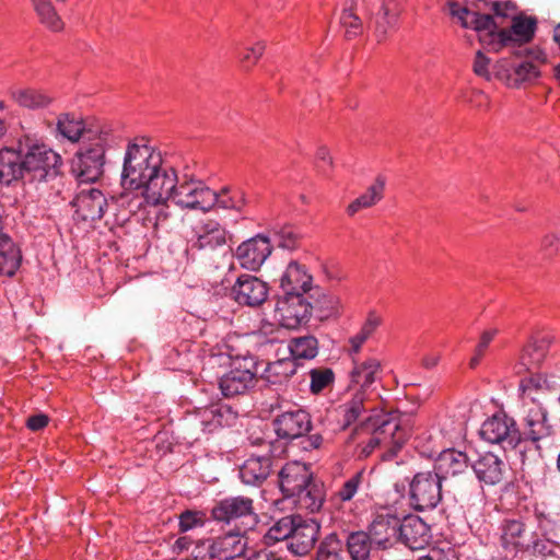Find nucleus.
Masks as SVG:
<instances>
[{
    "mask_svg": "<svg viewBox=\"0 0 560 560\" xmlns=\"http://www.w3.org/2000/svg\"><path fill=\"white\" fill-rule=\"evenodd\" d=\"M13 96L20 106L30 109L44 108L51 102V98L48 95L33 89L18 91Z\"/></svg>",
    "mask_w": 560,
    "mask_h": 560,
    "instance_id": "50",
    "label": "nucleus"
},
{
    "mask_svg": "<svg viewBox=\"0 0 560 560\" xmlns=\"http://www.w3.org/2000/svg\"><path fill=\"white\" fill-rule=\"evenodd\" d=\"M372 540L366 532H352L347 537V550L351 560H369Z\"/></svg>",
    "mask_w": 560,
    "mask_h": 560,
    "instance_id": "43",
    "label": "nucleus"
},
{
    "mask_svg": "<svg viewBox=\"0 0 560 560\" xmlns=\"http://www.w3.org/2000/svg\"><path fill=\"white\" fill-rule=\"evenodd\" d=\"M466 453L455 448H448L440 453L434 462L433 471L443 481L465 472L469 466Z\"/></svg>",
    "mask_w": 560,
    "mask_h": 560,
    "instance_id": "29",
    "label": "nucleus"
},
{
    "mask_svg": "<svg viewBox=\"0 0 560 560\" xmlns=\"http://www.w3.org/2000/svg\"><path fill=\"white\" fill-rule=\"evenodd\" d=\"M195 240L191 249H215L223 247L228 242L229 232L224 225L214 219L200 220L194 228Z\"/></svg>",
    "mask_w": 560,
    "mask_h": 560,
    "instance_id": "20",
    "label": "nucleus"
},
{
    "mask_svg": "<svg viewBox=\"0 0 560 560\" xmlns=\"http://www.w3.org/2000/svg\"><path fill=\"white\" fill-rule=\"evenodd\" d=\"M499 542L501 548L513 556L528 551L527 526L521 517H505L499 527Z\"/></svg>",
    "mask_w": 560,
    "mask_h": 560,
    "instance_id": "15",
    "label": "nucleus"
},
{
    "mask_svg": "<svg viewBox=\"0 0 560 560\" xmlns=\"http://www.w3.org/2000/svg\"><path fill=\"white\" fill-rule=\"evenodd\" d=\"M534 515L537 523V529L539 530L538 535L556 538L559 524L558 520L550 513H546L538 509L535 510Z\"/></svg>",
    "mask_w": 560,
    "mask_h": 560,
    "instance_id": "52",
    "label": "nucleus"
},
{
    "mask_svg": "<svg viewBox=\"0 0 560 560\" xmlns=\"http://www.w3.org/2000/svg\"><path fill=\"white\" fill-rule=\"evenodd\" d=\"M489 62H490V60L481 51H478L476 54V58L474 61L475 73L479 77L489 79V77H490L489 69H488Z\"/></svg>",
    "mask_w": 560,
    "mask_h": 560,
    "instance_id": "61",
    "label": "nucleus"
},
{
    "mask_svg": "<svg viewBox=\"0 0 560 560\" xmlns=\"http://www.w3.org/2000/svg\"><path fill=\"white\" fill-rule=\"evenodd\" d=\"M471 468L478 480L488 486L500 483L508 470L506 464L491 452L480 454L478 458L472 462Z\"/></svg>",
    "mask_w": 560,
    "mask_h": 560,
    "instance_id": "26",
    "label": "nucleus"
},
{
    "mask_svg": "<svg viewBox=\"0 0 560 560\" xmlns=\"http://www.w3.org/2000/svg\"><path fill=\"white\" fill-rule=\"evenodd\" d=\"M320 525L314 518H305L298 514L295 520V528L291 534L288 542V550L294 556H305L315 546Z\"/></svg>",
    "mask_w": 560,
    "mask_h": 560,
    "instance_id": "19",
    "label": "nucleus"
},
{
    "mask_svg": "<svg viewBox=\"0 0 560 560\" xmlns=\"http://www.w3.org/2000/svg\"><path fill=\"white\" fill-rule=\"evenodd\" d=\"M537 20L533 16L515 15L510 28H500L497 34L495 51L508 46H522L529 43L536 32Z\"/></svg>",
    "mask_w": 560,
    "mask_h": 560,
    "instance_id": "16",
    "label": "nucleus"
},
{
    "mask_svg": "<svg viewBox=\"0 0 560 560\" xmlns=\"http://www.w3.org/2000/svg\"><path fill=\"white\" fill-rule=\"evenodd\" d=\"M107 125L86 124L81 117L72 113H62L58 115L56 121V137H60L77 143L86 140L88 131H102Z\"/></svg>",
    "mask_w": 560,
    "mask_h": 560,
    "instance_id": "22",
    "label": "nucleus"
},
{
    "mask_svg": "<svg viewBox=\"0 0 560 560\" xmlns=\"http://www.w3.org/2000/svg\"><path fill=\"white\" fill-rule=\"evenodd\" d=\"M557 547L558 542L556 541V538L540 536L537 533H533L530 535L528 551H526V553H529L534 558L546 560L548 558L557 557Z\"/></svg>",
    "mask_w": 560,
    "mask_h": 560,
    "instance_id": "45",
    "label": "nucleus"
},
{
    "mask_svg": "<svg viewBox=\"0 0 560 560\" xmlns=\"http://www.w3.org/2000/svg\"><path fill=\"white\" fill-rule=\"evenodd\" d=\"M278 334H279V328L275 324L268 323V322L261 323L260 328L257 331L258 336H261V335L266 336L267 342H269V343L278 341V339H279Z\"/></svg>",
    "mask_w": 560,
    "mask_h": 560,
    "instance_id": "64",
    "label": "nucleus"
},
{
    "mask_svg": "<svg viewBox=\"0 0 560 560\" xmlns=\"http://www.w3.org/2000/svg\"><path fill=\"white\" fill-rule=\"evenodd\" d=\"M86 135L72 168L80 183H94L103 175L106 151L117 144V139L109 126L102 131H88Z\"/></svg>",
    "mask_w": 560,
    "mask_h": 560,
    "instance_id": "3",
    "label": "nucleus"
},
{
    "mask_svg": "<svg viewBox=\"0 0 560 560\" xmlns=\"http://www.w3.org/2000/svg\"><path fill=\"white\" fill-rule=\"evenodd\" d=\"M485 441L500 444L503 448H515L522 443V435L516 421L508 415H494L487 419L480 430Z\"/></svg>",
    "mask_w": 560,
    "mask_h": 560,
    "instance_id": "12",
    "label": "nucleus"
},
{
    "mask_svg": "<svg viewBox=\"0 0 560 560\" xmlns=\"http://www.w3.org/2000/svg\"><path fill=\"white\" fill-rule=\"evenodd\" d=\"M271 467L270 455H252L240 467V478L245 485L259 486L269 477Z\"/></svg>",
    "mask_w": 560,
    "mask_h": 560,
    "instance_id": "31",
    "label": "nucleus"
},
{
    "mask_svg": "<svg viewBox=\"0 0 560 560\" xmlns=\"http://www.w3.org/2000/svg\"><path fill=\"white\" fill-rule=\"evenodd\" d=\"M214 206L226 210L241 212L247 205L246 195L241 188H223L220 192L214 191Z\"/></svg>",
    "mask_w": 560,
    "mask_h": 560,
    "instance_id": "44",
    "label": "nucleus"
},
{
    "mask_svg": "<svg viewBox=\"0 0 560 560\" xmlns=\"http://www.w3.org/2000/svg\"><path fill=\"white\" fill-rule=\"evenodd\" d=\"M291 500L298 510L313 514L322 510L326 500V492L324 486L313 479Z\"/></svg>",
    "mask_w": 560,
    "mask_h": 560,
    "instance_id": "33",
    "label": "nucleus"
},
{
    "mask_svg": "<svg viewBox=\"0 0 560 560\" xmlns=\"http://www.w3.org/2000/svg\"><path fill=\"white\" fill-rule=\"evenodd\" d=\"M521 413L522 442H532L540 453L539 441L549 438L553 431L545 401H521Z\"/></svg>",
    "mask_w": 560,
    "mask_h": 560,
    "instance_id": "7",
    "label": "nucleus"
},
{
    "mask_svg": "<svg viewBox=\"0 0 560 560\" xmlns=\"http://www.w3.org/2000/svg\"><path fill=\"white\" fill-rule=\"evenodd\" d=\"M72 206L79 220L96 221L103 217L107 200L97 188H82L73 199Z\"/></svg>",
    "mask_w": 560,
    "mask_h": 560,
    "instance_id": "21",
    "label": "nucleus"
},
{
    "mask_svg": "<svg viewBox=\"0 0 560 560\" xmlns=\"http://www.w3.org/2000/svg\"><path fill=\"white\" fill-rule=\"evenodd\" d=\"M382 362L375 357H368L364 360L352 358V369L350 371V385L358 386L357 390L370 388L381 378Z\"/></svg>",
    "mask_w": 560,
    "mask_h": 560,
    "instance_id": "27",
    "label": "nucleus"
},
{
    "mask_svg": "<svg viewBox=\"0 0 560 560\" xmlns=\"http://www.w3.org/2000/svg\"><path fill=\"white\" fill-rule=\"evenodd\" d=\"M312 317V307L305 294H283L278 298L275 307V318L287 329H298L305 326Z\"/></svg>",
    "mask_w": 560,
    "mask_h": 560,
    "instance_id": "10",
    "label": "nucleus"
},
{
    "mask_svg": "<svg viewBox=\"0 0 560 560\" xmlns=\"http://www.w3.org/2000/svg\"><path fill=\"white\" fill-rule=\"evenodd\" d=\"M497 334V329H488L481 334L480 339L476 346L475 353L469 361V366L471 369H475L479 365L481 359L489 348V345L492 342Z\"/></svg>",
    "mask_w": 560,
    "mask_h": 560,
    "instance_id": "56",
    "label": "nucleus"
},
{
    "mask_svg": "<svg viewBox=\"0 0 560 560\" xmlns=\"http://www.w3.org/2000/svg\"><path fill=\"white\" fill-rule=\"evenodd\" d=\"M365 400L366 394L363 390H355L349 400L338 406L337 412L341 429L349 428L360 418L365 411Z\"/></svg>",
    "mask_w": 560,
    "mask_h": 560,
    "instance_id": "37",
    "label": "nucleus"
},
{
    "mask_svg": "<svg viewBox=\"0 0 560 560\" xmlns=\"http://www.w3.org/2000/svg\"><path fill=\"white\" fill-rule=\"evenodd\" d=\"M400 5L398 0H382L381 7L374 16V33L377 42L385 40L398 23Z\"/></svg>",
    "mask_w": 560,
    "mask_h": 560,
    "instance_id": "32",
    "label": "nucleus"
},
{
    "mask_svg": "<svg viewBox=\"0 0 560 560\" xmlns=\"http://www.w3.org/2000/svg\"><path fill=\"white\" fill-rule=\"evenodd\" d=\"M22 253L12 238H0V276L12 277L21 266Z\"/></svg>",
    "mask_w": 560,
    "mask_h": 560,
    "instance_id": "38",
    "label": "nucleus"
},
{
    "mask_svg": "<svg viewBox=\"0 0 560 560\" xmlns=\"http://www.w3.org/2000/svg\"><path fill=\"white\" fill-rule=\"evenodd\" d=\"M316 161L319 163V167L323 168L324 172L332 168V156L330 154L329 149L326 145H319L315 153Z\"/></svg>",
    "mask_w": 560,
    "mask_h": 560,
    "instance_id": "60",
    "label": "nucleus"
},
{
    "mask_svg": "<svg viewBox=\"0 0 560 560\" xmlns=\"http://www.w3.org/2000/svg\"><path fill=\"white\" fill-rule=\"evenodd\" d=\"M340 26L345 30V36L348 39L357 37L363 32V23L353 11V8H345L339 19Z\"/></svg>",
    "mask_w": 560,
    "mask_h": 560,
    "instance_id": "51",
    "label": "nucleus"
},
{
    "mask_svg": "<svg viewBox=\"0 0 560 560\" xmlns=\"http://www.w3.org/2000/svg\"><path fill=\"white\" fill-rule=\"evenodd\" d=\"M559 243L560 240L556 234H546L541 240V249L545 252L546 256H552L557 253Z\"/></svg>",
    "mask_w": 560,
    "mask_h": 560,
    "instance_id": "62",
    "label": "nucleus"
},
{
    "mask_svg": "<svg viewBox=\"0 0 560 560\" xmlns=\"http://www.w3.org/2000/svg\"><path fill=\"white\" fill-rule=\"evenodd\" d=\"M385 186V177L377 175L366 190L348 205L346 213L349 217H354L358 212L377 205L384 198Z\"/></svg>",
    "mask_w": 560,
    "mask_h": 560,
    "instance_id": "34",
    "label": "nucleus"
},
{
    "mask_svg": "<svg viewBox=\"0 0 560 560\" xmlns=\"http://www.w3.org/2000/svg\"><path fill=\"white\" fill-rule=\"evenodd\" d=\"M548 350V342L545 338H532L523 348L520 363L525 370L530 371L537 368L545 359Z\"/></svg>",
    "mask_w": 560,
    "mask_h": 560,
    "instance_id": "42",
    "label": "nucleus"
},
{
    "mask_svg": "<svg viewBox=\"0 0 560 560\" xmlns=\"http://www.w3.org/2000/svg\"><path fill=\"white\" fill-rule=\"evenodd\" d=\"M399 517L392 513H378L374 515L368 527L371 540L382 549L392 546V538L397 535Z\"/></svg>",
    "mask_w": 560,
    "mask_h": 560,
    "instance_id": "28",
    "label": "nucleus"
},
{
    "mask_svg": "<svg viewBox=\"0 0 560 560\" xmlns=\"http://www.w3.org/2000/svg\"><path fill=\"white\" fill-rule=\"evenodd\" d=\"M237 420V412L225 404H214L198 408L186 415L182 428L186 438L198 441L201 434L212 433L224 427H232Z\"/></svg>",
    "mask_w": 560,
    "mask_h": 560,
    "instance_id": "4",
    "label": "nucleus"
},
{
    "mask_svg": "<svg viewBox=\"0 0 560 560\" xmlns=\"http://www.w3.org/2000/svg\"><path fill=\"white\" fill-rule=\"evenodd\" d=\"M173 176L174 187L165 194L166 196H163L162 200L151 203V206H164L170 200L182 208L202 211H208L214 206V190L207 187L202 182L190 179L179 183L175 168L173 170Z\"/></svg>",
    "mask_w": 560,
    "mask_h": 560,
    "instance_id": "6",
    "label": "nucleus"
},
{
    "mask_svg": "<svg viewBox=\"0 0 560 560\" xmlns=\"http://www.w3.org/2000/svg\"><path fill=\"white\" fill-rule=\"evenodd\" d=\"M268 284L256 276L240 275L230 289V298L241 306L257 307L266 302Z\"/></svg>",
    "mask_w": 560,
    "mask_h": 560,
    "instance_id": "13",
    "label": "nucleus"
},
{
    "mask_svg": "<svg viewBox=\"0 0 560 560\" xmlns=\"http://www.w3.org/2000/svg\"><path fill=\"white\" fill-rule=\"evenodd\" d=\"M174 167L164 160L162 152L145 137H138L127 145L121 185L125 189L140 190L142 199L151 206L162 200L174 187Z\"/></svg>",
    "mask_w": 560,
    "mask_h": 560,
    "instance_id": "1",
    "label": "nucleus"
},
{
    "mask_svg": "<svg viewBox=\"0 0 560 560\" xmlns=\"http://www.w3.org/2000/svg\"><path fill=\"white\" fill-rule=\"evenodd\" d=\"M272 246L268 237L256 235L240 244L235 257L241 267L250 271H257L270 256Z\"/></svg>",
    "mask_w": 560,
    "mask_h": 560,
    "instance_id": "17",
    "label": "nucleus"
},
{
    "mask_svg": "<svg viewBox=\"0 0 560 560\" xmlns=\"http://www.w3.org/2000/svg\"><path fill=\"white\" fill-rule=\"evenodd\" d=\"M272 235L276 244L288 250L296 249L302 241L300 229L291 224H284L273 229Z\"/></svg>",
    "mask_w": 560,
    "mask_h": 560,
    "instance_id": "47",
    "label": "nucleus"
},
{
    "mask_svg": "<svg viewBox=\"0 0 560 560\" xmlns=\"http://www.w3.org/2000/svg\"><path fill=\"white\" fill-rule=\"evenodd\" d=\"M25 174L23 155L20 145L18 149L4 147L0 149V184L9 186L20 180Z\"/></svg>",
    "mask_w": 560,
    "mask_h": 560,
    "instance_id": "30",
    "label": "nucleus"
},
{
    "mask_svg": "<svg viewBox=\"0 0 560 560\" xmlns=\"http://www.w3.org/2000/svg\"><path fill=\"white\" fill-rule=\"evenodd\" d=\"M340 540L336 535H330L320 544L316 560H340Z\"/></svg>",
    "mask_w": 560,
    "mask_h": 560,
    "instance_id": "54",
    "label": "nucleus"
},
{
    "mask_svg": "<svg viewBox=\"0 0 560 560\" xmlns=\"http://www.w3.org/2000/svg\"><path fill=\"white\" fill-rule=\"evenodd\" d=\"M298 514L282 516L275 521L264 535V542L272 546L277 542L284 541L288 547L291 534L295 528V520Z\"/></svg>",
    "mask_w": 560,
    "mask_h": 560,
    "instance_id": "41",
    "label": "nucleus"
},
{
    "mask_svg": "<svg viewBox=\"0 0 560 560\" xmlns=\"http://www.w3.org/2000/svg\"><path fill=\"white\" fill-rule=\"evenodd\" d=\"M207 517L202 511L186 510L179 515V530L186 533L206 524Z\"/></svg>",
    "mask_w": 560,
    "mask_h": 560,
    "instance_id": "55",
    "label": "nucleus"
},
{
    "mask_svg": "<svg viewBox=\"0 0 560 560\" xmlns=\"http://www.w3.org/2000/svg\"><path fill=\"white\" fill-rule=\"evenodd\" d=\"M548 390V380L542 374H530L520 383L521 401H544Z\"/></svg>",
    "mask_w": 560,
    "mask_h": 560,
    "instance_id": "40",
    "label": "nucleus"
},
{
    "mask_svg": "<svg viewBox=\"0 0 560 560\" xmlns=\"http://www.w3.org/2000/svg\"><path fill=\"white\" fill-rule=\"evenodd\" d=\"M258 362L255 357L236 358L231 369L220 377L219 387L224 397L245 394L253 388L257 381Z\"/></svg>",
    "mask_w": 560,
    "mask_h": 560,
    "instance_id": "8",
    "label": "nucleus"
},
{
    "mask_svg": "<svg viewBox=\"0 0 560 560\" xmlns=\"http://www.w3.org/2000/svg\"><path fill=\"white\" fill-rule=\"evenodd\" d=\"M272 425L279 439L292 441L312 430V417L306 410L298 408L279 413Z\"/></svg>",
    "mask_w": 560,
    "mask_h": 560,
    "instance_id": "14",
    "label": "nucleus"
},
{
    "mask_svg": "<svg viewBox=\"0 0 560 560\" xmlns=\"http://www.w3.org/2000/svg\"><path fill=\"white\" fill-rule=\"evenodd\" d=\"M539 75L536 65L529 61H523L514 68V81L516 84L532 82Z\"/></svg>",
    "mask_w": 560,
    "mask_h": 560,
    "instance_id": "57",
    "label": "nucleus"
},
{
    "mask_svg": "<svg viewBox=\"0 0 560 560\" xmlns=\"http://www.w3.org/2000/svg\"><path fill=\"white\" fill-rule=\"evenodd\" d=\"M211 516L214 521L226 524L242 520L247 525V529L254 528L258 523L254 500L244 495L229 497L220 500L212 508ZM244 532H246V528Z\"/></svg>",
    "mask_w": 560,
    "mask_h": 560,
    "instance_id": "11",
    "label": "nucleus"
},
{
    "mask_svg": "<svg viewBox=\"0 0 560 560\" xmlns=\"http://www.w3.org/2000/svg\"><path fill=\"white\" fill-rule=\"evenodd\" d=\"M515 5L511 1L499 2L495 1L491 5V11L493 12V18H509L512 12L515 11Z\"/></svg>",
    "mask_w": 560,
    "mask_h": 560,
    "instance_id": "63",
    "label": "nucleus"
},
{
    "mask_svg": "<svg viewBox=\"0 0 560 560\" xmlns=\"http://www.w3.org/2000/svg\"><path fill=\"white\" fill-rule=\"evenodd\" d=\"M18 144L22 150L25 173L39 180L58 173L62 164L61 156L47 144L28 135L21 137Z\"/></svg>",
    "mask_w": 560,
    "mask_h": 560,
    "instance_id": "5",
    "label": "nucleus"
},
{
    "mask_svg": "<svg viewBox=\"0 0 560 560\" xmlns=\"http://www.w3.org/2000/svg\"><path fill=\"white\" fill-rule=\"evenodd\" d=\"M382 323V316L376 311H370L359 331L362 332L365 337L370 338Z\"/></svg>",
    "mask_w": 560,
    "mask_h": 560,
    "instance_id": "59",
    "label": "nucleus"
},
{
    "mask_svg": "<svg viewBox=\"0 0 560 560\" xmlns=\"http://www.w3.org/2000/svg\"><path fill=\"white\" fill-rule=\"evenodd\" d=\"M39 22L51 32H60L63 30V22L57 13L50 0H43L33 5Z\"/></svg>",
    "mask_w": 560,
    "mask_h": 560,
    "instance_id": "46",
    "label": "nucleus"
},
{
    "mask_svg": "<svg viewBox=\"0 0 560 560\" xmlns=\"http://www.w3.org/2000/svg\"><path fill=\"white\" fill-rule=\"evenodd\" d=\"M408 497L416 511L434 509L442 500V480L434 471L417 472L409 481Z\"/></svg>",
    "mask_w": 560,
    "mask_h": 560,
    "instance_id": "9",
    "label": "nucleus"
},
{
    "mask_svg": "<svg viewBox=\"0 0 560 560\" xmlns=\"http://www.w3.org/2000/svg\"><path fill=\"white\" fill-rule=\"evenodd\" d=\"M311 299L313 300L312 302L310 301L312 316L316 319L323 322L338 317L341 314L342 305L339 296L316 290V292L311 295Z\"/></svg>",
    "mask_w": 560,
    "mask_h": 560,
    "instance_id": "35",
    "label": "nucleus"
},
{
    "mask_svg": "<svg viewBox=\"0 0 560 560\" xmlns=\"http://www.w3.org/2000/svg\"><path fill=\"white\" fill-rule=\"evenodd\" d=\"M313 277L307 267L291 260L279 278V288L283 294H306L312 290Z\"/></svg>",
    "mask_w": 560,
    "mask_h": 560,
    "instance_id": "24",
    "label": "nucleus"
},
{
    "mask_svg": "<svg viewBox=\"0 0 560 560\" xmlns=\"http://www.w3.org/2000/svg\"><path fill=\"white\" fill-rule=\"evenodd\" d=\"M354 435H366L358 444L361 456L369 457L378 450L382 462H392L409 439L410 429L402 425L397 417L383 415L370 417L355 427L352 436Z\"/></svg>",
    "mask_w": 560,
    "mask_h": 560,
    "instance_id": "2",
    "label": "nucleus"
},
{
    "mask_svg": "<svg viewBox=\"0 0 560 560\" xmlns=\"http://www.w3.org/2000/svg\"><path fill=\"white\" fill-rule=\"evenodd\" d=\"M302 363H298L290 355L280 358L267 364L264 370V378L272 385L287 383L298 371Z\"/></svg>",
    "mask_w": 560,
    "mask_h": 560,
    "instance_id": "36",
    "label": "nucleus"
},
{
    "mask_svg": "<svg viewBox=\"0 0 560 560\" xmlns=\"http://www.w3.org/2000/svg\"><path fill=\"white\" fill-rule=\"evenodd\" d=\"M264 51L265 44L262 42H257L253 46L246 47L241 54V61L243 66L247 68L254 66L262 56Z\"/></svg>",
    "mask_w": 560,
    "mask_h": 560,
    "instance_id": "58",
    "label": "nucleus"
},
{
    "mask_svg": "<svg viewBox=\"0 0 560 560\" xmlns=\"http://www.w3.org/2000/svg\"><path fill=\"white\" fill-rule=\"evenodd\" d=\"M246 540L240 533L229 532L213 538L208 546L211 559L233 560L244 555Z\"/></svg>",
    "mask_w": 560,
    "mask_h": 560,
    "instance_id": "25",
    "label": "nucleus"
},
{
    "mask_svg": "<svg viewBox=\"0 0 560 560\" xmlns=\"http://www.w3.org/2000/svg\"><path fill=\"white\" fill-rule=\"evenodd\" d=\"M464 27L472 28L477 32H487L488 36L491 38L492 48L495 50V47H498L495 34L499 31V27L491 14L472 12L470 21L468 23L464 22Z\"/></svg>",
    "mask_w": 560,
    "mask_h": 560,
    "instance_id": "48",
    "label": "nucleus"
},
{
    "mask_svg": "<svg viewBox=\"0 0 560 560\" xmlns=\"http://www.w3.org/2000/svg\"><path fill=\"white\" fill-rule=\"evenodd\" d=\"M287 349L295 362L313 360L318 353V340L313 335H304L291 338Z\"/></svg>",
    "mask_w": 560,
    "mask_h": 560,
    "instance_id": "39",
    "label": "nucleus"
},
{
    "mask_svg": "<svg viewBox=\"0 0 560 560\" xmlns=\"http://www.w3.org/2000/svg\"><path fill=\"white\" fill-rule=\"evenodd\" d=\"M310 392L313 395H319L324 390L332 387L335 383V373L330 368H315L308 371Z\"/></svg>",
    "mask_w": 560,
    "mask_h": 560,
    "instance_id": "49",
    "label": "nucleus"
},
{
    "mask_svg": "<svg viewBox=\"0 0 560 560\" xmlns=\"http://www.w3.org/2000/svg\"><path fill=\"white\" fill-rule=\"evenodd\" d=\"M397 536L409 549L419 550L429 545L432 534L430 526L420 516L409 514L399 518Z\"/></svg>",
    "mask_w": 560,
    "mask_h": 560,
    "instance_id": "18",
    "label": "nucleus"
},
{
    "mask_svg": "<svg viewBox=\"0 0 560 560\" xmlns=\"http://www.w3.org/2000/svg\"><path fill=\"white\" fill-rule=\"evenodd\" d=\"M364 479L363 471H357L349 477L337 491L336 495L341 502L351 501L358 493Z\"/></svg>",
    "mask_w": 560,
    "mask_h": 560,
    "instance_id": "53",
    "label": "nucleus"
},
{
    "mask_svg": "<svg viewBox=\"0 0 560 560\" xmlns=\"http://www.w3.org/2000/svg\"><path fill=\"white\" fill-rule=\"evenodd\" d=\"M312 472L300 462L287 463L279 471V486L284 498L291 499L313 480Z\"/></svg>",
    "mask_w": 560,
    "mask_h": 560,
    "instance_id": "23",
    "label": "nucleus"
}]
</instances>
